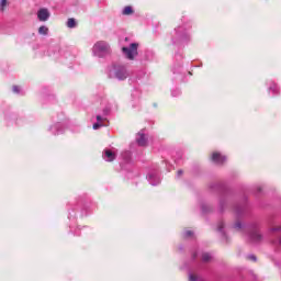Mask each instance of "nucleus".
I'll use <instances>...</instances> for the list:
<instances>
[{"label":"nucleus","mask_w":281,"mask_h":281,"mask_svg":"<svg viewBox=\"0 0 281 281\" xmlns=\"http://www.w3.org/2000/svg\"><path fill=\"white\" fill-rule=\"evenodd\" d=\"M49 16H50L49 10L47 9H40L37 11L38 21H42V22L48 21Z\"/></svg>","instance_id":"20e7f679"},{"label":"nucleus","mask_w":281,"mask_h":281,"mask_svg":"<svg viewBox=\"0 0 281 281\" xmlns=\"http://www.w3.org/2000/svg\"><path fill=\"white\" fill-rule=\"evenodd\" d=\"M260 238H262V236L260 235V233L258 231H254L252 233H250V240L258 243V240H260Z\"/></svg>","instance_id":"1a4fd4ad"},{"label":"nucleus","mask_w":281,"mask_h":281,"mask_svg":"<svg viewBox=\"0 0 281 281\" xmlns=\"http://www.w3.org/2000/svg\"><path fill=\"white\" fill-rule=\"evenodd\" d=\"M202 260H203L204 262H209V260H212V256H211L210 254H207V252H204V254L202 255Z\"/></svg>","instance_id":"ddd939ff"},{"label":"nucleus","mask_w":281,"mask_h":281,"mask_svg":"<svg viewBox=\"0 0 281 281\" xmlns=\"http://www.w3.org/2000/svg\"><path fill=\"white\" fill-rule=\"evenodd\" d=\"M21 88H19V86H13V92L14 93H20Z\"/></svg>","instance_id":"6ab92c4d"},{"label":"nucleus","mask_w":281,"mask_h":281,"mask_svg":"<svg viewBox=\"0 0 281 281\" xmlns=\"http://www.w3.org/2000/svg\"><path fill=\"white\" fill-rule=\"evenodd\" d=\"M148 181L151 186H158V183L161 182V180L158 178V176L154 175V173L148 175Z\"/></svg>","instance_id":"6e6552de"},{"label":"nucleus","mask_w":281,"mask_h":281,"mask_svg":"<svg viewBox=\"0 0 281 281\" xmlns=\"http://www.w3.org/2000/svg\"><path fill=\"white\" fill-rule=\"evenodd\" d=\"M184 234H186L187 237L188 236H192V232L191 231H187Z\"/></svg>","instance_id":"4be33fe9"},{"label":"nucleus","mask_w":281,"mask_h":281,"mask_svg":"<svg viewBox=\"0 0 281 281\" xmlns=\"http://www.w3.org/2000/svg\"><path fill=\"white\" fill-rule=\"evenodd\" d=\"M250 260H256V256H249Z\"/></svg>","instance_id":"b1692460"},{"label":"nucleus","mask_w":281,"mask_h":281,"mask_svg":"<svg viewBox=\"0 0 281 281\" xmlns=\"http://www.w3.org/2000/svg\"><path fill=\"white\" fill-rule=\"evenodd\" d=\"M183 175V170H178V177H181Z\"/></svg>","instance_id":"5701e85b"},{"label":"nucleus","mask_w":281,"mask_h":281,"mask_svg":"<svg viewBox=\"0 0 281 281\" xmlns=\"http://www.w3.org/2000/svg\"><path fill=\"white\" fill-rule=\"evenodd\" d=\"M76 25H77L76 19H74V18L68 19L67 27L74 29V27H76Z\"/></svg>","instance_id":"9b49d317"},{"label":"nucleus","mask_w":281,"mask_h":281,"mask_svg":"<svg viewBox=\"0 0 281 281\" xmlns=\"http://www.w3.org/2000/svg\"><path fill=\"white\" fill-rule=\"evenodd\" d=\"M189 281H196V276L190 274L189 276Z\"/></svg>","instance_id":"aec40b11"},{"label":"nucleus","mask_w":281,"mask_h":281,"mask_svg":"<svg viewBox=\"0 0 281 281\" xmlns=\"http://www.w3.org/2000/svg\"><path fill=\"white\" fill-rule=\"evenodd\" d=\"M101 126H106V124H104V123H94L93 124V130L98 131V128H101Z\"/></svg>","instance_id":"2eb2a0df"},{"label":"nucleus","mask_w":281,"mask_h":281,"mask_svg":"<svg viewBox=\"0 0 281 281\" xmlns=\"http://www.w3.org/2000/svg\"><path fill=\"white\" fill-rule=\"evenodd\" d=\"M104 120H105V119H103V117L100 116V115L97 116V122H98L99 124H102V123L104 122Z\"/></svg>","instance_id":"f3484780"},{"label":"nucleus","mask_w":281,"mask_h":281,"mask_svg":"<svg viewBox=\"0 0 281 281\" xmlns=\"http://www.w3.org/2000/svg\"><path fill=\"white\" fill-rule=\"evenodd\" d=\"M226 157L221 155V153H213L212 155V161H214V164H225L226 161Z\"/></svg>","instance_id":"423d86ee"},{"label":"nucleus","mask_w":281,"mask_h":281,"mask_svg":"<svg viewBox=\"0 0 281 281\" xmlns=\"http://www.w3.org/2000/svg\"><path fill=\"white\" fill-rule=\"evenodd\" d=\"M5 8H8V0L0 1V12H4Z\"/></svg>","instance_id":"f8f14e48"},{"label":"nucleus","mask_w":281,"mask_h":281,"mask_svg":"<svg viewBox=\"0 0 281 281\" xmlns=\"http://www.w3.org/2000/svg\"><path fill=\"white\" fill-rule=\"evenodd\" d=\"M38 34L42 36H47V34H49V29L47 26H40Z\"/></svg>","instance_id":"9d476101"},{"label":"nucleus","mask_w":281,"mask_h":281,"mask_svg":"<svg viewBox=\"0 0 281 281\" xmlns=\"http://www.w3.org/2000/svg\"><path fill=\"white\" fill-rule=\"evenodd\" d=\"M272 232H281V226H274V227L272 228Z\"/></svg>","instance_id":"412c9836"},{"label":"nucleus","mask_w":281,"mask_h":281,"mask_svg":"<svg viewBox=\"0 0 281 281\" xmlns=\"http://www.w3.org/2000/svg\"><path fill=\"white\" fill-rule=\"evenodd\" d=\"M223 227H225V224L223 222H220L217 225L218 232H223Z\"/></svg>","instance_id":"dca6fc26"},{"label":"nucleus","mask_w":281,"mask_h":281,"mask_svg":"<svg viewBox=\"0 0 281 281\" xmlns=\"http://www.w3.org/2000/svg\"><path fill=\"white\" fill-rule=\"evenodd\" d=\"M92 50L94 56H99L100 58H102V56H106V54L111 52V47L106 42H98L94 44Z\"/></svg>","instance_id":"f257e3e1"},{"label":"nucleus","mask_w":281,"mask_h":281,"mask_svg":"<svg viewBox=\"0 0 281 281\" xmlns=\"http://www.w3.org/2000/svg\"><path fill=\"white\" fill-rule=\"evenodd\" d=\"M115 157H117V154L111 149H105L103 151V159L105 161H115Z\"/></svg>","instance_id":"39448f33"},{"label":"nucleus","mask_w":281,"mask_h":281,"mask_svg":"<svg viewBox=\"0 0 281 281\" xmlns=\"http://www.w3.org/2000/svg\"><path fill=\"white\" fill-rule=\"evenodd\" d=\"M123 14L128 15L133 14V8L132 7H125L123 10Z\"/></svg>","instance_id":"4468645a"},{"label":"nucleus","mask_w":281,"mask_h":281,"mask_svg":"<svg viewBox=\"0 0 281 281\" xmlns=\"http://www.w3.org/2000/svg\"><path fill=\"white\" fill-rule=\"evenodd\" d=\"M136 142L138 146H146L148 139L146 138V135H144V133L140 132L137 134Z\"/></svg>","instance_id":"0eeeda50"},{"label":"nucleus","mask_w":281,"mask_h":281,"mask_svg":"<svg viewBox=\"0 0 281 281\" xmlns=\"http://www.w3.org/2000/svg\"><path fill=\"white\" fill-rule=\"evenodd\" d=\"M137 47H139V44L132 43L130 47H123L122 52L128 60H135V56H137Z\"/></svg>","instance_id":"f03ea898"},{"label":"nucleus","mask_w":281,"mask_h":281,"mask_svg":"<svg viewBox=\"0 0 281 281\" xmlns=\"http://www.w3.org/2000/svg\"><path fill=\"white\" fill-rule=\"evenodd\" d=\"M234 227L235 229H240V227H243V224L240 222H236Z\"/></svg>","instance_id":"a211bd4d"},{"label":"nucleus","mask_w":281,"mask_h":281,"mask_svg":"<svg viewBox=\"0 0 281 281\" xmlns=\"http://www.w3.org/2000/svg\"><path fill=\"white\" fill-rule=\"evenodd\" d=\"M114 75L117 80H126L128 78V70L124 66H115Z\"/></svg>","instance_id":"7ed1b4c3"}]
</instances>
